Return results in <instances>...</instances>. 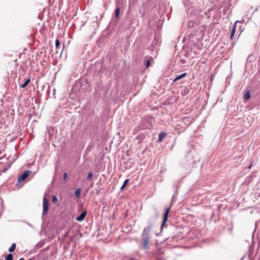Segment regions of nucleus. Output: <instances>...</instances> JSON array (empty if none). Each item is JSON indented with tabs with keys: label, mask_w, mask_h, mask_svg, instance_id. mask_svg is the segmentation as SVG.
I'll return each mask as SVG.
<instances>
[{
	"label": "nucleus",
	"mask_w": 260,
	"mask_h": 260,
	"mask_svg": "<svg viewBox=\"0 0 260 260\" xmlns=\"http://www.w3.org/2000/svg\"><path fill=\"white\" fill-rule=\"evenodd\" d=\"M31 173L30 171H26L24 172L18 179V181L19 182L25 180Z\"/></svg>",
	"instance_id": "f257e3e1"
},
{
	"label": "nucleus",
	"mask_w": 260,
	"mask_h": 260,
	"mask_svg": "<svg viewBox=\"0 0 260 260\" xmlns=\"http://www.w3.org/2000/svg\"><path fill=\"white\" fill-rule=\"evenodd\" d=\"M49 209V200L46 198L43 199V214L45 215L47 213Z\"/></svg>",
	"instance_id": "f03ea898"
},
{
	"label": "nucleus",
	"mask_w": 260,
	"mask_h": 260,
	"mask_svg": "<svg viewBox=\"0 0 260 260\" xmlns=\"http://www.w3.org/2000/svg\"><path fill=\"white\" fill-rule=\"evenodd\" d=\"M171 206L169 207H165V212L164 215L163 217V221L162 222L161 225L163 226L164 224H165L166 221H167L168 217V214L170 211V210L171 209Z\"/></svg>",
	"instance_id": "7ed1b4c3"
},
{
	"label": "nucleus",
	"mask_w": 260,
	"mask_h": 260,
	"mask_svg": "<svg viewBox=\"0 0 260 260\" xmlns=\"http://www.w3.org/2000/svg\"><path fill=\"white\" fill-rule=\"evenodd\" d=\"M142 241L143 242V246L144 248H147L148 247V244L149 242V238L147 236L143 237L142 238Z\"/></svg>",
	"instance_id": "20e7f679"
},
{
	"label": "nucleus",
	"mask_w": 260,
	"mask_h": 260,
	"mask_svg": "<svg viewBox=\"0 0 260 260\" xmlns=\"http://www.w3.org/2000/svg\"><path fill=\"white\" fill-rule=\"evenodd\" d=\"M86 214L87 212L86 211L83 212L78 217L76 218V220L78 221H83L84 219Z\"/></svg>",
	"instance_id": "39448f33"
},
{
	"label": "nucleus",
	"mask_w": 260,
	"mask_h": 260,
	"mask_svg": "<svg viewBox=\"0 0 260 260\" xmlns=\"http://www.w3.org/2000/svg\"><path fill=\"white\" fill-rule=\"evenodd\" d=\"M237 21H236L235 22V23L234 24V26H233V27L232 28V31H231V36H230V39L231 40H232L234 35H235V32H236V23H237Z\"/></svg>",
	"instance_id": "423d86ee"
},
{
	"label": "nucleus",
	"mask_w": 260,
	"mask_h": 260,
	"mask_svg": "<svg viewBox=\"0 0 260 260\" xmlns=\"http://www.w3.org/2000/svg\"><path fill=\"white\" fill-rule=\"evenodd\" d=\"M186 74L187 73H184L183 74H182L181 75H180L179 76H177L173 80V82H176L178 80H179L180 79L184 78V77H185L186 76Z\"/></svg>",
	"instance_id": "0eeeda50"
},
{
	"label": "nucleus",
	"mask_w": 260,
	"mask_h": 260,
	"mask_svg": "<svg viewBox=\"0 0 260 260\" xmlns=\"http://www.w3.org/2000/svg\"><path fill=\"white\" fill-rule=\"evenodd\" d=\"M167 136V134L165 132H161L158 136V141L161 142L163 139Z\"/></svg>",
	"instance_id": "6e6552de"
},
{
	"label": "nucleus",
	"mask_w": 260,
	"mask_h": 260,
	"mask_svg": "<svg viewBox=\"0 0 260 260\" xmlns=\"http://www.w3.org/2000/svg\"><path fill=\"white\" fill-rule=\"evenodd\" d=\"M30 78H27L25 80L24 83L20 85V87L22 88H24L26 87L28 85V84L30 83Z\"/></svg>",
	"instance_id": "1a4fd4ad"
},
{
	"label": "nucleus",
	"mask_w": 260,
	"mask_h": 260,
	"mask_svg": "<svg viewBox=\"0 0 260 260\" xmlns=\"http://www.w3.org/2000/svg\"><path fill=\"white\" fill-rule=\"evenodd\" d=\"M129 182V179H127L126 180H124L123 183V185H122V186L121 187V188H120V190H123L125 186H126V185L127 184V183H128Z\"/></svg>",
	"instance_id": "9d476101"
},
{
	"label": "nucleus",
	"mask_w": 260,
	"mask_h": 260,
	"mask_svg": "<svg viewBox=\"0 0 260 260\" xmlns=\"http://www.w3.org/2000/svg\"><path fill=\"white\" fill-rule=\"evenodd\" d=\"M15 248H16V244L15 243H13L12 244L11 247L9 248V251L11 252H13L15 250Z\"/></svg>",
	"instance_id": "9b49d317"
},
{
	"label": "nucleus",
	"mask_w": 260,
	"mask_h": 260,
	"mask_svg": "<svg viewBox=\"0 0 260 260\" xmlns=\"http://www.w3.org/2000/svg\"><path fill=\"white\" fill-rule=\"evenodd\" d=\"M151 60H153V59L152 57H151L150 58V59H147L146 60V64H145V66H146V68H148L149 67L150 65V61Z\"/></svg>",
	"instance_id": "f8f14e48"
},
{
	"label": "nucleus",
	"mask_w": 260,
	"mask_h": 260,
	"mask_svg": "<svg viewBox=\"0 0 260 260\" xmlns=\"http://www.w3.org/2000/svg\"><path fill=\"white\" fill-rule=\"evenodd\" d=\"M120 14V8H117L115 10V17L118 18Z\"/></svg>",
	"instance_id": "ddd939ff"
},
{
	"label": "nucleus",
	"mask_w": 260,
	"mask_h": 260,
	"mask_svg": "<svg viewBox=\"0 0 260 260\" xmlns=\"http://www.w3.org/2000/svg\"><path fill=\"white\" fill-rule=\"evenodd\" d=\"M250 98V93L249 90L246 91L245 94V98L246 100H249Z\"/></svg>",
	"instance_id": "4468645a"
},
{
	"label": "nucleus",
	"mask_w": 260,
	"mask_h": 260,
	"mask_svg": "<svg viewBox=\"0 0 260 260\" xmlns=\"http://www.w3.org/2000/svg\"><path fill=\"white\" fill-rule=\"evenodd\" d=\"M80 193H81L80 188L76 189V190H75V194L76 196H77V197H79V196L80 195Z\"/></svg>",
	"instance_id": "2eb2a0df"
},
{
	"label": "nucleus",
	"mask_w": 260,
	"mask_h": 260,
	"mask_svg": "<svg viewBox=\"0 0 260 260\" xmlns=\"http://www.w3.org/2000/svg\"><path fill=\"white\" fill-rule=\"evenodd\" d=\"M13 259V255L11 253H10L7 255L6 257V260H12Z\"/></svg>",
	"instance_id": "dca6fc26"
},
{
	"label": "nucleus",
	"mask_w": 260,
	"mask_h": 260,
	"mask_svg": "<svg viewBox=\"0 0 260 260\" xmlns=\"http://www.w3.org/2000/svg\"><path fill=\"white\" fill-rule=\"evenodd\" d=\"M52 202L54 203H56L58 202V199H57V198L56 196H53V197H52Z\"/></svg>",
	"instance_id": "f3484780"
},
{
	"label": "nucleus",
	"mask_w": 260,
	"mask_h": 260,
	"mask_svg": "<svg viewBox=\"0 0 260 260\" xmlns=\"http://www.w3.org/2000/svg\"><path fill=\"white\" fill-rule=\"evenodd\" d=\"M93 177V174L92 172H89L87 175V179L90 180Z\"/></svg>",
	"instance_id": "a211bd4d"
},
{
	"label": "nucleus",
	"mask_w": 260,
	"mask_h": 260,
	"mask_svg": "<svg viewBox=\"0 0 260 260\" xmlns=\"http://www.w3.org/2000/svg\"><path fill=\"white\" fill-rule=\"evenodd\" d=\"M60 45L59 41L58 39H56L55 41V46L56 48H58Z\"/></svg>",
	"instance_id": "6ab92c4d"
},
{
	"label": "nucleus",
	"mask_w": 260,
	"mask_h": 260,
	"mask_svg": "<svg viewBox=\"0 0 260 260\" xmlns=\"http://www.w3.org/2000/svg\"><path fill=\"white\" fill-rule=\"evenodd\" d=\"M67 177H68V174H67V173H64L63 174V180H66V179L67 178Z\"/></svg>",
	"instance_id": "aec40b11"
},
{
	"label": "nucleus",
	"mask_w": 260,
	"mask_h": 260,
	"mask_svg": "<svg viewBox=\"0 0 260 260\" xmlns=\"http://www.w3.org/2000/svg\"><path fill=\"white\" fill-rule=\"evenodd\" d=\"M193 22H190L189 23V24H188V26H189V27H192V26H193Z\"/></svg>",
	"instance_id": "412c9836"
},
{
	"label": "nucleus",
	"mask_w": 260,
	"mask_h": 260,
	"mask_svg": "<svg viewBox=\"0 0 260 260\" xmlns=\"http://www.w3.org/2000/svg\"><path fill=\"white\" fill-rule=\"evenodd\" d=\"M252 166V162L250 164V165L248 166V169H250Z\"/></svg>",
	"instance_id": "4be33fe9"
},
{
	"label": "nucleus",
	"mask_w": 260,
	"mask_h": 260,
	"mask_svg": "<svg viewBox=\"0 0 260 260\" xmlns=\"http://www.w3.org/2000/svg\"><path fill=\"white\" fill-rule=\"evenodd\" d=\"M19 260H24V259L23 258H21Z\"/></svg>",
	"instance_id": "5701e85b"
},
{
	"label": "nucleus",
	"mask_w": 260,
	"mask_h": 260,
	"mask_svg": "<svg viewBox=\"0 0 260 260\" xmlns=\"http://www.w3.org/2000/svg\"><path fill=\"white\" fill-rule=\"evenodd\" d=\"M146 230V229H144V232H145Z\"/></svg>",
	"instance_id": "b1692460"
},
{
	"label": "nucleus",
	"mask_w": 260,
	"mask_h": 260,
	"mask_svg": "<svg viewBox=\"0 0 260 260\" xmlns=\"http://www.w3.org/2000/svg\"><path fill=\"white\" fill-rule=\"evenodd\" d=\"M243 257H242L240 260H243Z\"/></svg>",
	"instance_id": "393cba45"
},
{
	"label": "nucleus",
	"mask_w": 260,
	"mask_h": 260,
	"mask_svg": "<svg viewBox=\"0 0 260 260\" xmlns=\"http://www.w3.org/2000/svg\"><path fill=\"white\" fill-rule=\"evenodd\" d=\"M27 260H32V259H27Z\"/></svg>",
	"instance_id": "a878e982"
}]
</instances>
